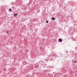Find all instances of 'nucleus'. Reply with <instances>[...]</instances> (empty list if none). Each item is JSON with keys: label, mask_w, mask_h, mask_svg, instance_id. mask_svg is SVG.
<instances>
[{"label": "nucleus", "mask_w": 77, "mask_h": 77, "mask_svg": "<svg viewBox=\"0 0 77 77\" xmlns=\"http://www.w3.org/2000/svg\"><path fill=\"white\" fill-rule=\"evenodd\" d=\"M60 42H62V39H60V38H59L58 39V41H59Z\"/></svg>", "instance_id": "obj_1"}, {"label": "nucleus", "mask_w": 77, "mask_h": 77, "mask_svg": "<svg viewBox=\"0 0 77 77\" xmlns=\"http://www.w3.org/2000/svg\"><path fill=\"white\" fill-rule=\"evenodd\" d=\"M38 29L37 28H36L35 29V32H38Z\"/></svg>", "instance_id": "obj_2"}, {"label": "nucleus", "mask_w": 77, "mask_h": 77, "mask_svg": "<svg viewBox=\"0 0 77 77\" xmlns=\"http://www.w3.org/2000/svg\"><path fill=\"white\" fill-rule=\"evenodd\" d=\"M51 19L52 20H55V18L54 17H52L51 18Z\"/></svg>", "instance_id": "obj_3"}, {"label": "nucleus", "mask_w": 77, "mask_h": 77, "mask_svg": "<svg viewBox=\"0 0 77 77\" xmlns=\"http://www.w3.org/2000/svg\"><path fill=\"white\" fill-rule=\"evenodd\" d=\"M37 12H40V10L39 9H38L37 10Z\"/></svg>", "instance_id": "obj_4"}, {"label": "nucleus", "mask_w": 77, "mask_h": 77, "mask_svg": "<svg viewBox=\"0 0 77 77\" xmlns=\"http://www.w3.org/2000/svg\"><path fill=\"white\" fill-rule=\"evenodd\" d=\"M14 16H17V14H14Z\"/></svg>", "instance_id": "obj_5"}, {"label": "nucleus", "mask_w": 77, "mask_h": 77, "mask_svg": "<svg viewBox=\"0 0 77 77\" xmlns=\"http://www.w3.org/2000/svg\"><path fill=\"white\" fill-rule=\"evenodd\" d=\"M9 10L10 11H12V9H11V8H9Z\"/></svg>", "instance_id": "obj_6"}, {"label": "nucleus", "mask_w": 77, "mask_h": 77, "mask_svg": "<svg viewBox=\"0 0 77 77\" xmlns=\"http://www.w3.org/2000/svg\"><path fill=\"white\" fill-rule=\"evenodd\" d=\"M74 63H75L77 62V61H74Z\"/></svg>", "instance_id": "obj_7"}, {"label": "nucleus", "mask_w": 77, "mask_h": 77, "mask_svg": "<svg viewBox=\"0 0 77 77\" xmlns=\"http://www.w3.org/2000/svg\"><path fill=\"white\" fill-rule=\"evenodd\" d=\"M46 23H48V21H46Z\"/></svg>", "instance_id": "obj_8"}, {"label": "nucleus", "mask_w": 77, "mask_h": 77, "mask_svg": "<svg viewBox=\"0 0 77 77\" xmlns=\"http://www.w3.org/2000/svg\"><path fill=\"white\" fill-rule=\"evenodd\" d=\"M50 60L51 61H52V60H53V59L51 58L50 59Z\"/></svg>", "instance_id": "obj_9"}, {"label": "nucleus", "mask_w": 77, "mask_h": 77, "mask_svg": "<svg viewBox=\"0 0 77 77\" xmlns=\"http://www.w3.org/2000/svg\"><path fill=\"white\" fill-rule=\"evenodd\" d=\"M6 33H8V31H7Z\"/></svg>", "instance_id": "obj_10"}, {"label": "nucleus", "mask_w": 77, "mask_h": 77, "mask_svg": "<svg viewBox=\"0 0 77 77\" xmlns=\"http://www.w3.org/2000/svg\"><path fill=\"white\" fill-rule=\"evenodd\" d=\"M66 53H68V51H66Z\"/></svg>", "instance_id": "obj_11"}, {"label": "nucleus", "mask_w": 77, "mask_h": 77, "mask_svg": "<svg viewBox=\"0 0 77 77\" xmlns=\"http://www.w3.org/2000/svg\"><path fill=\"white\" fill-rule=\"evenodd\" d=\"M54 77H56L55 76V75H54Z\"/></svg>", "instance_id": "obj_12"}, {"label": "nucleus", "mask_w": 77, "mask_h": 77, "mask_svg": "<svg viewBox=\"0 0 77 77\" xmlns=\"http://www.w3.org/2000/svg\"><path fill=\"white\" fill-rule=\"evenodd\" d=\"M49 31H50V30H49Z\"/></svg>", "instance_id": "obj_13"}, {"label": "nucleus", "mask_w": 77, "mask_h": 77, "mask_svg": "<svg viewBox=\"0 0 77 77\" xmlns=\"http://www.w3.org/2000/svg\"><path fill=\"white\" fill-rule=\"evenodd\" d=\"M34 3H35V2H34Z\"/></svg>", "instance_id": "obj_14"}, {"label": "nucleus", "mask_w": 77, "mask_h": 77, "mask_svg": "<svg viewBox=\"0 0 77 77\" xmlns=\"http://www.w3.org/2000/svg\"><path fill=\"white\" fill-rule=\"evenodd\" d=\"M44 67H45V66H44Z\"/></svg>", "instance_id": "obj_15"}]
</instances>
